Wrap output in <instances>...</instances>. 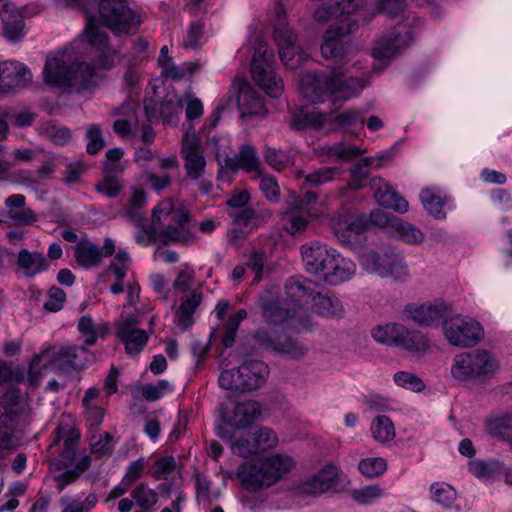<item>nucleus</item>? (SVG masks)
Listing matches in <instances>:
<instances>
[{"label":"nucleus","instance_id":"nucleus-32","mask_svg":"<svg viewBox=\"0 0 512 512\" xmlns=\"http://www.w3.org/2000/svg\"><path fill=\"white\" fill-rule=\"evenodd\" d=\"M356 270V264L351 259L335 250L322 281L329 285H338L352 279Z\"/></svg>","mask_w":512,"mask_h":512},{"label":"nucleus","instance_id":"nucleus-21","mask_svg":"<svg viewBox=\"0 0 512 512\" xmlns=\"http://www.w3.org/2000/svg\"><path fill=\"white\" fill-rule=\"evenodd\" d=\"M190 213L187 210L176 212L174 220L158 231L154 230L153 240L162 245L170 243L187 244L194 240V234L189 227Z\"/></svg>","mask_w":512,"mask_h":512},{"label":"nucleus","instance_id":"nucleus-58","mask_svg":"<svg viewBox=\"0 0 512 512\" xmlns=\"http://www.w3.org/2000/svg\"><path fill=\"white\" fill-rule=\"evenodd\" d=\"M432 498L439 504L450 507L456 499V491L448 484L434 483L431 485Z\"/></svg>","mask_w":512,"mask_h":512},{"label":"nucleus","instance_id":"nucleus-37","mask_svg":"<svg viewBox=\"0 0 512 512\" xmlns=\"http://www.w3.org/2000/svg\"><path fill=\"white\" fill-rule=\"evenodd\" d=\"M394 346L410 352H425L429 348L427 337L417 330H410L399 323Z\"/></svg>","mask_w":512,"mask_h":512},{"label":"nucleus","instance_id":"nucleus-8","mask_svg":"<svg viewBox=\"0 0 512 512\" xmlns=\"http://www.w3.org/2000/svg\"><path fill=\"white\" fill-rule=\"evenodd\" d=\"M360 264L367 273L381 278H392L398 282H404L410 278L404 256L397 252L366 250L360 256Z\"/></svg>","mask_w":512,"mask_h":512},{"label":"nucleus","instance_id":"nucleus-48","mask_svg":"<svg viewBox=\"0 0 512 512\" xmlns=\"http://www.w3.org/2000/svg\"><path fill=\"white\" fill-rule=\"evenodd\" d=\"M420 200L423 207L434 217L444 219L446 217L443 211L444 199L431 189H424L420 193Z\"/></svg>","mask_w":512,"mask_h":512},{"label":"nucleus","instance_id":"nucleus-64","mask_svg":"<svg viewBox=\"0 0 512 512\" xmlns=\"http://www.w3.org/2000/svg\"><path fill=\"white\" fill-rule=\"evenodd\" d=\"M230 217L234 219L233 226L248 227L256 226L260 223L259 215L249 208L233 210L230 212Z\"/></svg>","mask_w":512,"mask_h":512},{"label":"nucleus","instance_id":"nucleus-63","mask_svg":"<svg viewBox=\"0 0 512 512\" xmlns=\"http://www.w3.org/2000/svg\"><path fill=\"white\" fill-rule=\"evenodd\" d=\"M295 209L304 211L309 217H320L323 213L317 206V194L311 191L304 193L298 199Z\"/></svg>","mask_w":512,"mask_h":512},{"label":"nucleus","instance_id":"nucleus-6","mask_svg":"<svg viewBox=\"0 0 512 512\" xmlns=\"http://www.w3.org/2000/svg\"><path fill=\"white\" fill-rule=\"evenodd\" d=\"M498 366V361L489 351L476 349L457 354L450 371L456 381H484L495 375Z\"/></svg>","mask_w":512,"mask_h":512},{"label":"nucleus","instance_id":"nucleus-52","mask_svg":"<svg viewBox=\"0 0 512 512\" xmlns=\"http://www.w3.org/2000/svg\"><path fill=\"white\" fill-rule=\"evenodd\" d=\"M340 173L337 167H322L304 176V184L316 187L332 181Z\"/></svg>","mask_w":512,"mask_h":512},{"label":"nucleus","instance_id":"nucleus-13","mask_svg":"<svg viewBox=\"0 0 512 512\" xmlns=\"http://www.w3.org/2000/svg\"><path fill=\"white\" fill-rule=\"evenodd\" d=\"M84 15L86 17V25L80 35V39L73 43L79 44V51L83 42L89 44L100 54L99 66L103 69H110L114 64L116 55L109 44L108 34L100 28V23L96 19L95 11L88 6H84Z\"/></svg>","mask_w":512,"mask_h":512},{"label":"nucleus","instance_id":"nucleus-44","mask_svg":"<svg viewBox=\"0 0 512 512\" xmlns=\"http://www.w3.org/2000/svg\"><path fill=\"white\" fill-rule=\"evenodd\" d=\"M370 431L373 439L380 444L392 442L396 436L393 422L385 415H379L371 422Z\"/></svg>","mask_w":512,"mask_h":512},{"label":"nucleus","instance_id":"nucleus-4","mask_svg":"<svg viewBox=\"0 0 512 512\" xmlns=\"http://www.w3.org/2000/svg\"><path fill=\"white\" fill-rule=\"evenodd\" d=\"M91 7L98 22L116 36L135 34L142 22L137 6L131 0H81Z\"/></svg>","mask_w":512,"mask_h":512},{"label":"nucleus","instance_id":"nucleus-28","mask_svg":"<svg viewBox=\"0 0 512 512\" xmlns=\"http://www.w3.org/2000/svg\"><path fill=\"white\" fill-rule=\"evenodd\" d=\"M258 306L262 311V316L268 324H281L288 319L300 318L301 307L297 305V309L293 310L288 304L272 296H261L258 300ZM296 306V304L294 305Z\"/></svg>","mask_w":512,"mask_h":512},{"label":"nucleus","instance_id":"nucleus-23","mask_svg":"<svg viewBox=\"0 0 512 512\" xmlns=\"http://www.w3.org/2000/svg\"><path fill=\"white\" fill-rule=\"evenodd\" d=\"M334 252L335 249L319 241L302 245L301 255L306 271L322 280Z\"/></svg>","mask_w":512,"mask_h":512},{"label":"nucleus","instance_id":"nucleus-40","mask_svg":"<svg viewBox=\"0 0 512 512\" xmlns=\"http://www.w3.org/2000/svg\"><path fill=\"white\" fill-rule=\"evenodd\" d=\"M77 329L88 346L95 345L98 338L106 337L110 331L108 323L95 322L90 315H84L78 320Z\"/></svg>","mask_w":512,"mask_h":512},{"label":"nucleus","instance_id":"nucleus-24","mask_svg":"<svg viewBox=\"0 0 512 512\" xmlns=\"http://www.w3.org/2000/svg\"><path fill=\"white\" fill-rule=\"evenodd\" d=\"M117 338L124 344L127 354L135 356L146 346L149 333L139 328V320L136 316H129L117 325Z\"/></svg>","mask_w":512,"mask_h":512},{"label":"nucleus","instance_id":"nucleus-14","mask_svg":"<svg viewBox=\"0 0 512 512\" xmlns=\"http://www.w3.org/2000/svg\"><path fill=\"white\" fill-rule=\"evenodd\" d=\"M181 156L187 178L197 184L202 194H209L213 189V183L205 178L206 159L195 136L190 137L187 134L183 138Z\"/></svg>","mask_w":512,"mask_h":512},{"label":"nucleus","instance_id":"nucleus-61","mask_svg":"<svg viewBox=\"0 0 512 512\" xmlns=\"http://www.w3.org/2000/svg\"><path fill=\"white\" fill-rule=\"evenodd\" d=\"M379 485H368L352 491V498L359 504H370L383 496Z\"/></svg>","mask_w":512,"mask_h":512},{"label":"nucleus","instance_id":"nucleus-56","mask_svg":"<svg viewBox=\"0 0 512 512\" xmlns=\"http://www.w3.org/2000/svg\"><path fill=\"white\" fill-rule=\"evenodd\" d=\"M399 323H387L378 325L371 330V336L381 344L394 346Z\"/></svg>","mask_w":512,"mask_h":512},{"label":"nucleus","instance_id":"nucleus-51","mask_svg":"<svg viewBox=\"0 0 512 512\" xmlns=\"http://www.w3.org/2000/svg\"><path fill=\"white\" fill-rule=\"evenodd\" d=\"M147 195L143 189L136 188L133 190L130 200V207L126 209V215L130 217L134 224L138 227L142 226L143 219L140 209L145 205Z\"/></svg>","mask_w":512,"mask_h":512},{"label":"nucleus","instance_id":"nucleus-25","mask_svg":"<svg viewBox=\"0 0 512 512\" xmlns=\"http://www.w3.org/2000/svg\"><path fill=\"white\" fill-rule=\"evenodd\" d=\"M115 252V243L106 238L102 247L88 239L80 240L74 247V257L77 264L85 269L99 266L104 257L112 256Z\"/></svg>","mask_w":512,"mask_h":512},{"label":"nucleus","instance_id":"nucleus-54","mask_svg":"<svg viewBox=\"0 0 512 512\" xmlns=\"http://www.w3.org/2000/svg\"><path fill=\"white\" fill-rule=\"evenodd\" d=\"M195 281V271L187 264L182 265L173 281V288L179 292H192V287Z\"/></svg>","mask_w":512,"mask_h":512},{"label":"nucleus","instance_id":"nucleus-36","mask_svg":"<svg viewBox=\"0 0 512 512\" xmlns=\"http://www.w3.org/2000/svg\"><path fill=\"white\" fill-rule=\"evenodd\" d=\"M26 198L22 194L10 195L5 200L7 217L18 225H30L37 220L35 213L25 207Z\"/></svg>","mask_w":512,"mask_h":512},{"label":"nucleus","instance_id":"nucleus-29","mask_svg":"<svg viewBox=\"0 0 512 512\" xmlns=\"http://www.w3.org/2000/svg\"><path fill=\"white\" fill-rule=\"evenodd\" d=\"M0 17L3 23V35L11 42L24 36V20L21 10L9 0H0Z\"/></svg>","mask_w":512,"mask_h":512},{"label":"nucleus","instance_id":"nucleus-47","mask_svg":"<svg viewBox=\"0 0 512 512\" xmlns=\"http://www.w3.org/2000/svg\"><path fill=\"white\" fill-rule=\"evenodd\" d=\"M91 453L101 458L111 455L113 451V437L108 432H93L89 438Z\"/></svg>","mask_w":512,"mask_h":512},{"label":"nucleus","instance_id":"nucleus-27","mask_svg":"<svg viewBox=\"0 0 512 512\" xmlns=\"http://www.w3.org/2000/svg\"><path fill=\"white\" fill-rule=\"evenodd\" d=\"M159 500L158 492L148 483L137 484L130 492V498H122L118 503L119 512H130L133 507H138L140 512H155Z\"/></svg>","mask_w":512,"mask_h":512},{"label":"nucleus","instance_id":"nucleus-26","mask_svg":"<svg viewBox=\"0 0 512 512\" xmlns=\"http://www.w3.org/2000/svg\"><path fill=\"white\" fill-rule=\"evenodd\" d=\"M32 73L22 62L5 60L0 62V92L9 93L15 89L25 88L32 81Z\"/></svg>","mask_w":512,"mask_h":512},{"label":"nucleus","instance_id":"nucleus-15","mask_svg":"<svg viewBox=\"0 0 512 512\" xmlns=\"http://www.w3.org/2000/svg\"><path fill=\"white\" fill-rule=\"evenodd\" d=\"M443 334L449 344L456 347H473L484 336L481 324L468 316L456 315L445 320Z\"/></svg>","mask_w":512,"mask_h":512},{"label":"nucleus","instance_id":"nucleus-42","mask_svg":"<svg viewBox=\"0 0 512 512\" xmlns=\"http://www.w3.org/2000/svg\"><path fill=\"white\" fill-rule=\"evenodd\" d=\"M485 430L491 437L512 445V412L487 420Z\"/></svg>","mask_w":512,"mask_h":512},{"label":"nucleus","instance_id":"nucleus-35","mask_svg":"<svg viewBox=\"0 0 512 512\" xmlns=\"http://www.w3.org/2000/svg\"><path fill=\"white\" fill-rule=\"evenodd\" d=\"M331 227L335 236L342 243H350L353 233H360L367 228V217L360 216L352 219L350 216H338L331 220Z\"/></svg>","mask_w":512,"mask_h":512},{"label":"nucleus","instance_id":"nucleus-46","mask_svg":"<svg viewBox=\"0 0 512 512\" xmlns=\"http://www.w3.org/2000/svg\"><path fill=\"white\" fill-rule=\"evenodd\" d=\"M363 153V150L355 146L345 145L342 142L320 147L321 155H326L329 158L342 161H350Z\"/></svg>","mask_w":512,"mask_h":512},{"label":"nucleus","instance_id":"nucleus-59","mask_svg":"<svg viewBox=\"0 0 512 512\" xmlns=\"http://www.w3.org/2000/svg\"><path fill=\"white\" fill-rule=\"evenodd\" d=\"M129 265V254L125 250L120 249L108 266V272L112 273L116 280H123L127 274Z\"/></svg>","mask_w":512,"mask_h":512},{"label":"nucleus","instance_id":"nucleus-7","mask_svg":"<svg viewBox=\"0 0 512 512\" xmlns=\"http://www.w3.org/2000/svg\"><path fill=\"white\" fill-rule=\"evenodd\" d=\"M269 375L268 366L258 360L245 361L237 368L224 370L218 379L221 388L235 393L259 389Z\"/></svg>","mask_w":512,"mask_h":512},{"label":"nucleus","instance_id":"nucleus-41","mask_svg":"<svg viewBox=\"0 0 512 512\" xmlns=\"http://www.w3.org/2000/svg\"><path fill=\"white\" fill-rule=\"evenodd\" d=\"M202 301V293L192 290L189 296L182 299L175 313V323L183 330L189 328L193 322V315Z\"/></svg>","mask_w":512,"mask_h":512},{"label":"nucleus","instance_id":"nucleus-50","mask_svg":"<svg viewBox=\"0 0 512 512\" xmlns=\"http://www.w3.org/2000/svg\"><path fill=\"white\" fill-rule=\"evenodd\" d=\"M394 223V230L402 241L412 245L420 244L423 242L424 233L416 226L401 219L394 220Z\"/></svg>","mask_w":512,"mask_h":512},{"label":"nucleus","instance_id":"nucleus-17","mask_svg":"<svg viewBox=\"0 0 512 512\" xmlns=\"http://www.w3.org/2000/svg\"><path fill=\"white\" fill-rule=\"evenodd\" d=\"M254 339L265 349L291 359H301L308 351L307 347L300 342L293 340L286 334H280L273 329H258L254 335Z\"/></svg>","mask_w":512,"mask_h":512},{"label":"nucleus","instance_id":"nucleus-18","mask_svg":"<svg viewBox=\"0 0 512 512\" xmlns=\"http://www.w3.org/2000/svg\"><path fill=\"white\" fill-rule=\"evenodd\" d=\"M0 422L11 429H22L30 422V408L17 390H9L0 397Z\"/></svg>","mask_w":512,"mask_h":512},{"label":"nucleus","instance_id":"nucleus-31","mask_svg":"<svg viewBox=\"0 0 512 512\" xmlns=\"http://www.w3.org/2000/svg\"><path fill=\"white\" fill-rule=\"evenodd\" d=\"M370 187L373 190L374 198L380 206L401 214L408 211V202L396 193L384 179L380 177L372 178Z\"/></svg>","mask_w":512,"mask_h":512},{"label":"nucleus","instance_id":"nucleus-57","mask_svg":"<svg viewBox=\"0 0 512 512\" xmlns=\"http://www.w3.org/2000/svg\"><path fill=\"white\" fill-rule=\"evenodd\" d=\"M180 210L181 209L174 208V202L172 199L163 200L153 209V225L172 222L176 212H179Z\"/></svg>","mask_w":512,"mask_h":512},{"label":"nucleus","instance_id":"nucleus-43","mask_svg":"<svg viewBox=\"0 0 512 512\" xmlns=\"http://www.w3.org/2000/svg\"><path fill=\"white\" fill-rule=\"evenodd\" d=\"M316 283L303 276L290 277L285 284L288 296L295 302H299L306 297L315 295Z\"/></svg>","mask_w":512,"mask_h":512},{"label":"nucleus","instance_id":"nucleus-2","mask_svg":"<svg viewBox=\"0 0 512 512\" xmlns=\"http://www.w3.org/2000/svg\"><path fill=\"white\" fill-rule=\"evenodd\" d=\"M355 64L337 67L328 75L324 73H306L300 80V90L312 103L333 100H349L356 97L366 86L363 78L346 76V72Z\"/></svg>","mask_w":512,"mask_h":512},{"label":"nucleus","instance_id":"nucleus-60","mask_svg":"<svg viewBox=\"0 0 512 512\" xmlns=\"http://www.w3.org/2000/svg\"><path fill=\"white\" fill-rule=\"evenodd\" d=\"M238 156L241 164V169H244L247 172H257L258 175H261V172L259 170V159L256 156V151L253 146H242Z\"/></svg>","mask_w":512,"mask_h":512},{"label":"nucleus","instance_id":"nucleus-49","mask_svg":"<svg viewBox=\"0 0 512 512\" xmlns=\"http://www.w3.org/2000/svg\"><path fill=\"white\" fill-rule=\"evenodd\" d=\"M267 164L274 170L281 171L294 163V158L289 151L267 147L264 151Z\"/></svg>","mask_w":512,"mask_h":512},{"label":"nucleus","instance_id":"nucleus-16","mask_svg":"<svg viewBox=\"0 0 512 512\" xmlns=\"http://www.w3.org/2000/svg\"><path fill=\"white\" fill-rule=\"evenodd\" d=\"M274 39L279 58L286 69L295 70L304 63L306 52L298 42L297 35L288 26L279 23L274 29Z\"/></svg>","mask_w":512,"mask_h":512},{"label":"nucleus","instance_id":"nucleus-5","mask_svg":"<svg viewBox=\"0 0 512 512\" xmlns=\"http://www.w3.org/2000/svg\"><path fill=\"white\" fill-rule=\"evenodd\" d=\"M93 354L84 346L72 344L44 345L30 363L29 372L37 374L42 367H52L63 372L81 370L93 361Z\"/></svg>","mask_w":512,"mask_h":512},{"label":"nucleus","instance_id":"nucleus-19","mask_svg":"<svg viewBox=\"0 0 512 512\" xmlns=\"http://www.w3.org/2000/svg\"><path fill=\"white\" fill-rule=\"evenodd\" d=\"M351 32L349 25L342 22L340 25L330 26L325 34L321 45V54L326 59H333L341 62L339 67L349 65L348 56L351 52V46L344 41V37Z\"/></svg>","mask_w":512,"mask_h":512},{"label":"nucleus","instance_id":"nucleus-12","mask_svg":"<svg viewBox=\"0 0 512 512\" xmlns=\"http://www.w3.org/2000/svg\"><path fill=\"white\" fill-rule=\"evenodd\" d=\"M273 51L266 43L260 42L255 49L251 73L254 82L270 97L277 98L283 92V81L275 74Z\"/></svg>","mask_w":512,"mask_h":512},{"label":"nucleus","instance_id":"nucleus-10","mask_svg":"<svg viewBox=\"0 0 512 512\" xmlns=\"http://www.w3.org/2000/svg\"><path fill=\"white\" fill-rule=\"evenodd\" d=\"M358 123L361 125L364 123V112L358 109H349L338 114H325L317 111H301L295 114L292 119V125L297 130H319L327 126L333 130L339 127H352Z\"/></svg>","mask_w":512,"mask_h":512},{"label":"nucleus","instance_id":"nucleus-45","mask_svg":"<svg viewBox=\"0 0 512 512\" xmlns=\"http://www.w3.org/2000/svg\"><path fill=\"white\" fill-rule=\"evenodd\" d=\"M181 110V97L174 92H169L159 104V117L163 119L164 122L175 125L178 123V115Z\"/></svg>","mask_w":512,"mask_h":512},{"label":"nucleus","instance_id":"nucleus-39","mask_svg":"<svg viewBox=\"0 0 512 512\" xmlns=\"http://www.w3.org/2000/svg\"><path fill=\"white\" fill-rule=\"evenodd\" d=\"M315 312L325 318L339 319L344 316L345 309L338 297L333 294L315 293L312 298Z\"/></svg>","mask_w":512,"mask_h":512},{"label":"nucleus","instance_id":"nucleus-30","mask_svg":"<svg viewBox=\"0 0 512 512\" xmlns=\"http://www.w3.org/2000/svg\"><path fill=\"white\" fill-rule=\"evenodd\" d=\"M50 263L47 257L38 251L21 249L17 254L15 272L26 279H33L35 276L48 271Z\"/></svg>","mask_w":512,"mask_h":512},{"label":"nucleus","instance_id":"nucleus-22","mask_svg":"<svg viewBox=\"0 0 512 512\" xmlns=\"http://www.w3.org/2000/svg\"><path fill=\"white\" fill-rule=\"evenodd\" d=\"M412 41L411 30L405 25L396 26L390 33L375 42L372 55L387 64L402 48Z\"/></svg>","mask_w":512,"mask_h":512},{"label":"nucleus","instance_id":"nucleus-53","mask_svg":"<svg viewBox=\"0 0 512 512\" xmlns=\"http://www.w3.org/2000/svg\"><path fill=\"white\" fill-rule=\"evenodd\" d=\"M358 468L363 475L374 478L387 470V461L382 457L364 458L359 462Z\"/></svg>","mask_w":512,"mask_h":512},{"label":"nucleus","instance_id":"nucleus-20","mask_svg":"<svg viewBox=\"0 0 512 512\" xmlns=\"http://www.w3.org/2000/svg\"><path fill=\"white\" fill-rule=\"evenodd\" d=\"M451 306L443 300L423 303L421 305L409 304L404 313L407 318L421 326L435 327L445 322L451 314Z\"/></svg>","mask_w":512,"mask_h":512},{"label":"nucleus","instance_id":"nucleus-62","mask_svg":"<svg viewBox=\"0 0 512 512\" xmlns=\"http://www.w3.org/2000/svg\"><path fill=\"white\" fill-rule=\"evenodd\" d=\"M394 382L405 389H410L414 392H420L425 388V384L421 378L417 375L406 372L399 371L394 374Z\"/></svg>","mask_w":512,"mask_h":512},{"label":"nucleus","instance_id":"nucleus-11","mask_svg":"<svg viewBox=\"0 0 512 512\" xmlns=\"http://www.w3.org/2000/svg\"><path fill=\"white\" fill-rule=\"evenodd\" d=\"M53 441L48 453L56 461L59 468L71 466L75 461L80 440V432L70 416L62 415L54 430Z\"/></svg>","mask_w":512,"mask_h":512},{"label":"nucleus","instance_id":"nucleus-55","mask_svg":"<svg viewBox=\"0 0 512 512\" xmlns=\"http://www.w3.org/2000/svg\"><path fill=\"white\" fill-rule=\"evenodd\" d=\"M251 438L254 440L257 452L274 448L278 443L275 432L267 427L259 428L253 432Z\"/></svg>","mask_w":512,"mask_h":512},{"label":"nucleus","instance_id":"nucleus-38","mask_svg":"<svg viewBox=\"0 0 512 512\" xmlns=\"http://www.w3.org/2000/svg\"><path fill=\"white\" fill-rule=\"evenodd\" d=\"M394 346L410 352H425L429 348L427 337L417 330H410L399 323Z\"/></svg>","mask_w":512,"mask_h":512},{"label":"nucleus","instance_id":"nucleus-9","mask_svg":"<svg viewBox=\"0 0 512 512\" xmlns=\"http://www.w3.org/2000/svg\"><path fill=\"white\" fill-rule=\"evenodd\" d=\"M221 422L216 425V435L226 441L234 437L233 431L245 429L252 425L261 415V406L257 401H244L235 404L230 411L225 404L218 409Z\"/></svg>","mask_w":512,"mask_h":512},{"label":"nucleus","instance_id":"nucleus-34","mask_svg":"<svg viewBox=\"0 0 512 512\" xmlns=\"http://www.w3.org/2000/svg\"><path fill=\"white\" fill-rule=\"evenodd\" d=\"M338 469L334 465H327L311 479L303 483L300 492L316 496L329 491L337 484Z\"/></svg>","mask_w":512,"mask_h":512},{"label":"nucleus","instance_id":"nucleus-33","mask_svg":"<svg viewBox=\"0 0 512 512\" xmlns=\"http://www.w3.org/2000/svg\"><path fill=\"white\" fill-rule=\"evenodd\" d=\"M237 105L242 117L265 115L267 113L263 98L245 80H241L239 83Z\"/></svg>","mask_w":512,"mask_h":512},{"label":"nucleus","instance_id":"nucleus-3","mask_svg":"<svg viewBox=\"0 0 512 512\" xmlns=\"http://www.w3.org/2000/svg\"><path fill=\"white\" fill-rule=\"evenodd\" d=\"M294 467L295 461L292 457L277 453L255 461L244 462L237 470V479L245 489L258 491L276 484Z\"/></svg>","mask_w":512,"mask_h":512},{"label":"nucleus","instance_id":"nucleus-1","mask_svg":"<svg viewBox=\"0 0 512 512\" xmlns=\"http://www.w3.org/2000/svg\"><path fill=\"white\" fill-rule=\"evenodd\" d=\"M42 75L46 85L62 90H84L97 83L94 66L79 59L78 43L49 53Z\"/></svg>","mask_w":512,"mask_h":512}]
</instances>
